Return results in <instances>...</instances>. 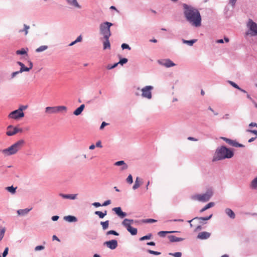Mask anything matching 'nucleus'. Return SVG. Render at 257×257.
Returning <instances> with one entry per match:
<instances>
[{
    "mask_svg": "<svg viewBox=\"0 0 257 257\" xmlns=\"http://www.w3.org/2000/svg\"><path fill=\"white\" fill-rule=\"evenodd\" d=\"M184 15L186 20L193 26L198 27L201 26V18L199 12L196 9L184 5Z\"/></svg>",
    "mask_w": 257,
    "mask_h": 257,
    "instance_id": "f257e3e1",
    "label": "nucleus"
},
{
    "mask_svg": "<svg viewBox=\"0 0 257 257\" xmlns=\"http://www.w3.org/2000/svg\"><path fill=\"white\" fill-rule=\"evenodd\" d=\"M25 142L23 140H20L10 147L2 151V153L6 156L16 154L24 147Z\"/></svg>",
    "mask_w": 257,
    "mask_h": 257,
    "instance_id": "f03ea898",
    "label": "nucleus"
},
{
    "mask_svg": "<svg viewBox=\"0 0 257 257\" xmlns=\"http://www.w3.org/2000/svg\"><path fill=\"white\" fill-rule=\"evenodd\" d=\"M233 155V152L225 147H221L216 151V156L213 161L222 160L225 158H231Z\"/></svg>",
    "mask_w": 257,
    "mask_h": 257,
    "instance_id": "7ed1b4c3",
    "label": "nucleus"
},
{
    "mask_svg": "<svg viewBox=\"0 0 257 257\" xmlns=\"http://www.w3.org/2000/svg\"><path fill=\"white\" fill-rule=\"evenodd\" d=\"M112 25V23L108 22L102 23L100 25V32L104 36V38L109 39L111 36L110 28Z\"/></svg>",
    "mask_w": 257,
    "mask_h": 257,
    "instance_id": "20e7f679",
    "label": "nucleus"
},
{
    "mask_svg": "<svg viewBox=\"0 0 257 257\" xmlns=\"http://www.w3.org/2000/svg\"><path fill=\"white\" fill-rule=\"evenodd\" d=\"M212 195V191L210 190H208L206 192L202 194H195L193 195L192 196V199L193 200H198L200 202H204L208 201Z\"/></svg>",
    "mask_w": 257,
    "mask_h": 257,
    "instance_id": "39448f33",
    "label": "nucleus"
},
{
    "mask_svg": "<svg viewBox=\"0 0 257 257\" xmlns=\"http://www.w3.org/2000/svg\"><path fill=\"white\" fill-rule=\"evenodd\" d=\"M67 107L65 106H48L45 108V113L47 114L57 113L61 112H66Z\"/></svg>",
    "mask_w": 257,
    "mask_h": 257,
    "instance_id": "423d86ee",
    "label": "nucleus"
},
{
    "mask_svg": "<svg viewBox=\"0 0 257 257\" xmlns=\"http://www.w3.org/2000/svg\"><path fill=\"white\" fill-rule=\"evenodd\" d=\"M248 31L246 33L247 35L251 36H257V24L253 22L251 20H249L247 24Z\"/></svg>",
    "mask_w": 257,
    "mask_h": 257,
    "instance_id": "0eeeda50",
    "label": "nucleus"
},
{
    "mask_svg": "<svg viewBox=\"0 0 257 257\" xmlns=\"http://www.w3.org/2000/svg\"><path fill=\"white\" fill-rule=\"evenodd\" d=\"M24 113L19 109L9 113L8 117L15 120H18L24 117Z\"/></svg>",
    "mask_w": 257,
    "mask_h": 257,
    "instance_id": "6e6552de",
    "label": "nucleus"
},
{
    "mask_svg": "<svg viewBox=\"0 0 257 257\" xmlns=\"http://www.w3.org/2000/svg\"><path fill=\"white\" fill-rule=\"evenodd\" d=\"M7 130V131L6 134L9 136H12L16 134L17 133H22L23 132L22 128L14 127L11 125L8 126Z\"/></svg>",
    "mask_w": 257,
    "mask_h": 257,
    "instance_id": "1a4fd4ad",
    "label": "nucleus"
},
{
    "mask_svg": "<svg viewBox=\"0 0 257 257\" xmlns=\"http://www.w3.org/2000/svg\"><path fill=\"white\" fill-rule=\"evenodd\" d=\"M153 87L151 86H146L141 89L142 92V95L143 97L147 98L148 99H151L152 98V92L151 91Z\"/></svg>",
    "mask_w": 257,
    "mask_h": 257,
    "instance_id": "9d476101",
    "label": "nucleus"
},
{
    "mask_svg": "<svg viewBox=\"0 0 257 257\" xmlns=\"http://www.w3.org/2000/svg\"><path fill=\"white\" fill-rule=\"evenodd\" d=\"M28 63L29 67H26L22 62L19 61L17 62V64L21 66L20 70H19L21 73L24 71H29L32 69L33 66V63L31 61H28Z\"/></svg>",
    "mask_w": 257,
    "mask_h": 257,
    "instance_id": "9b49d317",
    "label": "nucleus"
},
{
    "mask_svg": "<svg viewBox=\"0 0 257 257\" xmlns=\"http://www.w3.org/2000/svg\"><path fill=\"white\" fill-rule=\"evenodd\" d=\"M212 215L211 214L210 216H209L208 217H195L193 219H192V220H189L188 222L190 223V226L192 227L193 224L192 223H191V222L192 221L196 222L197 223H202L203 221H206V220L210 219L211 218Z\"/></svg>",
    "mask_w": 257,
    "mask_h": 257,
    "instance_id": "f8f14e48",
    "label": "nucleus"
},
{
    "mask_svg": "<svg viewBox=\"0 0 257 257\" xmlns=\"http://www.w3.org/2000/svg\"><path fill=\"white\" fill-rule=\"evenodd\" d=\"M159 62L161 65L168 68L175 66V64L169 59L160 60Z\"/></svg>",
    "mask_w": 257,
    "mask_h": 257,
    "instance_id": "ddd939ff",
    "label": "nucleus"
},
{
    "mask_svg": "<svg viewBox=\"0 0 257 257\" xmlns=\"http://www.w3.org/2000/svg\"><path fill=\"white\" fill-rule=\"evenodd\" d=\"M104 244H105L107 247L111 249H114L117 247L118 245L117 240L114 239L106 241L104 243Z\"/></svg>",
    "mask_w": 257,
    "mask_h": 257,
    "instance_id": "4468645a",
    "label": "nucleus"
},
{
    "mask_svg": "<svg viewBox=\"0 0 257 257\" xmlns=\"http://www.w3.org/2000/svg\"><path fill=\"white\" fill-rule=\"evenodd\" d=\"M112 210L114 211L117 216L121 218L124 217L126 215V213L123 212L120 207L113 208Z\"/></svg>",
    "mask_w": 257,
    "mask_h": 257,
    "instance_id": "2eb2a0df",
    "label": "nucleus"
},
{
    "mask_svg": "<svg viewBox=\"0 0 257 257\" xmlns=\"http://www.w3.org/2000/svg\"><path fill=\"white\" fill-rule=\"evenodd\" d=\"M211 235V233L206 231H203L200 232L197 235V238L199 239H206L208 238Z\"/></svg>",
    "mask_w": 257,
    "mask_h": 257,
    "instance_id": "dca6fc26",
    "label": "nucleus"
},
{
    "mask_svg": "<svg viewBox=\"0 0 257 257\" xmlns=\"http://www.w3.org/2000/svg\"><path fill=\"white\" fill-rule=\"evenodd\" d=\"M127 229V230L131 233L133 235H136L138 232V230L136 228L133 227L131 225H127V226H124Z\"/></svg>",
    "mask_w": 257,
    "mask_h": 257,
    "instance_id": "f3484780",
    "label": "nucleus"
},
{
    "mask_svg": "<svg viewBox=\"0 0 257 257\" xmlns=\"http://www.w3.org/2000/svg\"><path fill=\"white\" fill-rule=\"evenodd\" d=\"M60 196L64 199H75L76 198L77 194H64L60 193L59 194Z\"/></svg>",
    "mask_w": 257,
    "mask_h": 257,
    "instance_id": "a211bd4d",
    "label": "nucleus"
},
{
    "mask_svg": "<svg viewBox=\"0 0 257 257\" xmlns=\"http://www.w3.org/2000/svg\"><path fill=\"white\" fill-rule=\"evenodd\" d=\"M127 62V59L126 58H122L119 61L118 63H115L113 65H112L110 67L108 66L107 69H113V68H115V67H116L117 65H118V64H120L121 65H123V64L126 63Z\"/></svg>",
    "mask_w": 257,
    "mask_h": 257,
    "instance_id": "6ab92c4d",
    "label": "nucleus"
},
{
    "mask_svg": "<svg viewBox=\"0 0 257 257\" xmlns=\"http://www.w3.org/2000/svg\"><path fill=\"white\" fill-rule=\"evenodd\" d=\"M85 107L84 104L81 105L78 108H77L74 112L73 114L75 115H78L81 113Z\"/></svg>",
    "mask_w": 257,
    "mask_h": 257,
    "instance_id": "aec40b11",
    "label": "nucleus"
},
{
    "mask_svg": "<svg viewBox=\"0 0 257 257\" xmlns=\"http://www.w3.org/2000/svg\"><path fill=\"white\" fill-rule=\"evenodd\" d=\"M115 166H122L121 168L122 170H125L127 168V165L123 161H119L115 163Z\"/></svg>",
    "mask_w": 257,
    "mask_h": 257,
    "instance_id": "412c9836",
    "label": "nucleus"
},
{
    "mask_svg": "<svg viewBox=\"0 0 257 257\" xmlns=\"http://www.w3.org/2000/svg\"><path fill=\"white\" fill-rule=\"evenodd\" d=\"M226 214L229 216L231 218L234 219L235 217V213L230 208H226L225 210Z\"/></svg>",
    "mask_w": 257,
    "mask_h": 257,
    "instance_id": "4be33fe9",
    "label": "nucleus"
},
{
    "mask_svg": "<svg viewBox=\"0 0 257 257\" xmlns=\"http://www.w3.org/2000/svg\"><path fill=\"white\" fill-rule=\"evenodd\" d=\"M168 238L171 242H177L183 240L182 238L178 237L174 235H169Z\"/></svg>",
    "mask_w": 257,
    "mask_h": 257,
    "instance_id": "5701e85b",
    "label": "nucleus"
},
{
    "mask_svg": "<svg viewBox=\"0 0 257 257\" xmlns=\"http://www.w3.org/2000/svg\"><path fill=\"white\" fill-rule=\"evenodd\" d=\"M142 181L140 178L139 177H137L136 180L135 184L133 187V188L135 190L137 188H138L141 185Z\"/></svg>",
    "mask_w": 257,
    "mask_h": 257,
    "instance_id": "b1692460",
    "label": "nucleus"
},
{
    "mask_svg": "<svg viewBox=\"0 0 257 257\" xmlns=\"http://www.w3.org/2000/svg\"><path fill=\"white\" fill-rule=\"evenodd\" d=\"M134 222H137V221H134L133 219L125 218L122 222V224L123 226H127V225H131V224H133Z\"/></svg>",
    "mask_w": 257,
    "mask_h": 257,
    "instance_id": "393cba45",
    "label": "nucleus"
},
{
    "mask_svg": "<svg viewBox=\"0 0 257 257\" xmlns=\"http://www.w3.org/2000/svg\"><path fill=\"white\" fill-rule=\"evenodd\" d=\"M64 219L66 221L69 222H76L77 221L76 217H75V216H71V215L65 216Z\"/></svg>",
    "mask_w": 257,
    "mask_h": 257,
    "instance_id": "a878e982",
    "label": "nucleus"
},
{
    "mask_svg": "<svg viewBox=\"0 0 257 257\" xmlns=\"http://www.w3.org/2000/svg\"><path fill=\"white\" fill-rule=\"evenodd\" d=\"M67 1L70 5H71L76 8H79V9L81 8V6L79 5L77 0H71V1L67 0Z\"/></svg>",
    "mask_w": 257,
    "mask_h": 257,
    "instance_id": "bb28decb",
    "label": "nucleus"
},
{
    "mask_svg": "<svg viewBox=\"0 0 257 257\" xmlns=\"http://www.w3.org/2000/svg\"><path fill=\"white\" fill-rule=\"evenodd\" d=\"M31 209H20L18 210L17 213L20 215H24L27 214L30 210Z\"/></svg>",
    "mask_w": 257,
    "mask_h": 257,
    "instance_id": "cd10ccee",
    "label": "nucleus"
},
{
    "mask_svg": "<svg viewBox=\"0 0 257 257\" xmlns=\"http://www.w3.org/2000/svg\"><path fill=\"white\" fill-rule=\"evenodd\" d=\"M105 39V41L103 42V49H110V44L109 41V39Z\"/></svg>",
    "mask_w": 257,
    "mask_h": 257,
    "instance_id": "c85d7f7f",
    "label": "nucleus"
},
{
    "mask_svg": "<svg viewBox=\"0 0 257 257\" xmlns=\"http://www.w3.org/2000/svg\"><path fill=\"white\" fill-rule=\"evenodd\" d=\"M222 139L223 140H224L227 143H228V144H229L231 146H237V142H236L233 140L227 139L226 138H222Z\"/></svg>",
    "mask_w": 257,
    "mask_h": 257,
    "instance_id": "c756f323",
    "label": "nucleus"
},
{
    "mask_svg": "<svg viewBox=\"0 0 257 257\" xmlns=\"http://www.w3.org/2000/svg\"><path fill=\"white\" fill-rule=\"evenodd\" d=\"M214 205V203L210 202L208 203L206 205H205L202 209L200 210V212H203L206 210L213 207Z\"/></svg>",
    "mask_w": 257,
    "mask_h": 257,
    "instance_id": "7c9ffc66",
    "label": "nucleus"
},
{
    "mask_svg": "<svg viewBox=\"0 0 257 257\" xmlns=\"http://www.w3.org/2000/svg\"><path fill=\"white\" fill-rule=\"evenodd\" d=\"M28 51V49L22 48L21 50H18L16 51V54L17 55H25L27 54V52Z\"/></svg>",
    "mask_w": 257,
    "mask_h": 257,
    "instance_id": "2f4dec72",
    "label": "nucleus"
},
{
    "mask_svg": "<svg viewBox=\"0 0 257 257\" xmlns=\"http://www.w3.org/2000/svg\"><path fill=\"white\" fill-rule=\"evenodd\" d=\"M95 214L97 215L99 218H103L105 215H106L107 211L105 210L104 212H102L99 211H96L95 212Z\"/></svg>",
    "mask_w": 257,
    "mask_h": 257,
    "instance_id": "473e14b6",
    "label": "nucleus"
},
{
    "mask_svg": "<svg viewBox=\"0 0 257 257\" xmlns=\"http://www.w3.org/2000/svg\"><path fill=\"white\" fill-rule=\"evenodd\" d=\"M100 224L102 225V228L104 230H105L108 227L109 220H106L105 221H101L100 222Z\"/></svg>",
    "mask_w": 257,
    "mask_h": 257,
    "instance_id": "72a5a7b5",
    "label": "nucleus"
},
{
    "mask_svg": "<svg viewBox=\"0 0 257 257\" xmlns=\"http://www.w3.org/2000/svg\"><path fill=\"white\" fill-rule=\"evenodd\" d=\"M17 189V187H14L13 186H10V187H7L6 188V189L10 192V193H11L12 194H14L16 193V190Z\"/></svg>",
    "mask_w": 257,
    "mask_h": 257,
    "instance_id": "f704fd0d",
    "label": "nucleus"
},
{
    "mask_svg": "<svg viewBox=\"0 0 257 257\" xmlns=\"http://www.w3.org/2000/svg\"><path fill=\"white\" fill-rule=\"evenodd\" d=\"M197 40L193 39L191 40H183V42L184 44H188L189 46H192L193 44L196 42Z\"/></svg>",
    "mask_w": 257,
    "mask_h": 257,
    "instance_id": "c9c22d12",
    "label": "nucleus"
},
{
    "mask_svg": "<svg viewBox=\"0 0 257 257\" xmlns=\"http://www.w3.org/2000/svg\"><path fill=\"white\" fill-rule=\"evenodd\" d=\"M47 49H48L47 46L43 45V46H41L39 47V48H38L36 50V51L37 52H43V51L47 50Z\"/></svg>",
    "mask_w": 257,
    "mask_h": 257,
    "instance_id": "e433bc0d",
    "label": "nucleus"
},
{
    "mask_svg": "<svg viewBox=\"0 0 257 257\" xmlns=\"http://www.w3.org/2000/svg\"><path fill=\"white\" fill-rule=\"evenodd\" d=\"M250 186L252 188H257V177L251 181Z\"/></svg>",
    "mask_w": 257,
    "mask_h": 257,
    "instance_id": "4c0bfd02",
    "label": "nucleus"
},
{
    "mask_svg": "<svg viewBox=\"0 0 257 257\" xmlns=\"http://www.w3.org/2000/svg\"><path fill=\"white\" fill-rule=\"evenodd\" d=\"M174 231H161L158 232V235L161 237H164L166 234L169 233L174 232Z\"/></svg>",
    "mask_w": 257,
    "mask_h": 257,
    "instance_id": "58836bf2",
    "label": "nucleus"
},
{
    "mask_svg": "<svg viewBox=\"0 0 257 257\" xmlns=\"http://www.w3.org/2000/svg\"><path fill=\"white\" fill-rule=\"evenodd\" d=\"M157 221L156 220L153 219H146L142 220V222L143 223H153L156 222Z\"/></svg>",
    "mask_w": 257,
    "mask_h": 257,
    "instance_id": "ea45409f",
    "label": "nucleus"
},
{
    "mask_svg": "<svg viewBox=\"0 0 257 257\" xmlns=\"http://www.w3.org/2000/svg\"><path fill=\"white\" fill-rule=\"evenodd\" d=\"M30 28V27L28 26H27L26 25H24V30H20L19 31V32L20 33H22L23 32V31L25 32V35H27L28 33V30Z\"/></svg>",
    "mask_w": 257,
    "mask_h": 257,
    "instance_id": "a19ab883",
    "label": "nucleus"
},
{
    "mask_svg": "<svg viewBox=\"0 0 257 257\" xmlns=\"http://www.w3.org/2000/svg\"><path fill=\"white\" fill-rule=\"evenodd\" d=\"M5 232V228H0V241L3 239Z\"/></svg>",
    "mask_w": 257,
    "mask_h": 257,
    "instance_id": "79ce46f5",
    "label": "nucleus"
},
{
    "mask_svg": "<svg viewBox=\"0 0 257 257\" xmlns=\"http://www.w3.org/2000/svg\"><path fill=\"white\" fill-rule=\"evenodd\" d=\"M228 82L233 87H234L237 89H240V87L234 82H233L231 81H228Z\"/></svg>",
    "mask_w": 257,
    "mask_h": 257,
    "instance_id": "37998d69",
    "label": "nucleus"
},
{
    "mask_svg": "<svg viewBox=\"0 0 257 257\" xmlns=\"http://www.w3.org/2000/svg\"><path fill=\"white\" fill-rule=\"evenodd\" d=\"M151 236H152L151 234H149L147 235L144 236L142 237L141 238H140V240H144L145 239H149L151 238Z\"/></svg>",
    "mask_w": 257,
    "mask_h": 257,
    "instance_id": "c03bdc74",
    "label": "nucleus"
},
{
    "mask_svg": "<svg viewBox=\"0 0 257 257\" xmlns=\"http://www.w3.org/2000/svg\"><path fill=\"white\" fill-rule=\"evenodd\" d=\"M107 235L113 234L115 235H118V233L114 230H109L106 232Z\"/></svg>",
    "mask_w": 257,
    "mask_h": 257,
    "instance_id": "a18cd8bd",
    "label": "nucleus"
},
{
    "mask_svg": "<svg viewBox=\"0 0 257 257\" xmlns=\"http://www.w3.org/2000/svg\"><path fill=\"white\" fill-rule=\"evenodd\" d=\"M126 181L130 184H132L133 183V177L131 175H128L126 179Z\"/></svg>",
    "mask_w": 257,
    "mask_h": 257,
    "instance_id": "49530a36",
    "label": "nucleus"
},
{
    "mask_svg": "<svg viewBox=\"0 0 257 257\" xmlns=\"http://www.w3.org/2000/svg\"><path fill=\"white\" fill-rule=\"evenodd\" d=\"M148 252L150 253L154 254V255H159L161 254V252H160L154 251V250H148Z\"/></svg>",
    "mask_w": 257,
    "mask_h": 257,
    "instance_id": "de8ad7c7",
    "label": "nucleus"
},
{
    "mask_svg": "<svg viewBox=\"0 0 257 257\" xmlns=\"http://www.w3.org/2000/svg\"><path fill=\"white\" fill-rule=\"evenodd\" d=\"M170 255L174 256V257H181L182 254L180 252H175L174 253H170Z\"/></svg>",
    "mask_w": 257,
    "mask_h": 257,
    "instance_id": "09e8293b",
    "label": "nucleus"
},
{
    "mask_svg": "<svg viewBox=\"0 0 257 257\" xmlns=\"http://www.w3.org/2000/svg\"><path fill=\"white\" fill-rule=\"evenodd\" d=\"M121 48L122 49H128L129 50L131 49L130 47L126 44L123 43L121 45Z\"/></svg>",
    "mask_w": 257,
    "mask_h": 257,
    "instance_id": "8fccbe9b",
    "label": "nucleus"
},
{
    "mask_svg": "<svg viewBox=\"0 0 257 257\" xmlns=\"http://www.w3.org/2000/svg\"><path fill=\"white\" fill-rule=\"evenodd\" d=\"M8 250H9V248L8 247H6L5 249V250L3 253V257H6L7 256V255L8 253Z\"/></svg>",
    "mask_w": 257,
    "mask_h": 257,
    "instance_id": "3c124183",
    "label": "nucleus"
},
{
    "mask_svg": "<svg viewBox=\"0 0 257 257\" xmlns=\"http://www.w3.org/2000/svg\"><path fill=\"white\" fill-rule=\"evenodd\" d=\"M44 248V246H43V245H38V246H37L35 247V250H40L43 249Z\"/></svg>",
    "mask_w": 257,
    "mask_h": 257,
    "instance_id": "603ef678",
    "label": "nucleus"
},
{
    "mask_svg": "<svg viewBox=\"0 0 257 257\" xmlns=\"http://www.w3.org/2000/svg\"><path fill=\"white\" fill-rule=\"evenodd\" d=\"M28 107V106L27 105H21L20 106V107L19 108V110H21V111L22 112H23V110H25L26 109H27Z\"/></svg>",
    "mask_w": 257,
    "mask_h": 257,
    "instance_id": "864d4df0",
    "label": "nucleus"
},
{
    "mask_svg": "<svg viewBox=\"0 0 257 257\" xmlns=\"http://www.w3.org/2000/svg\"><path fill=\"white\" fill-rule=\"evenodd\" d=\"M108 123H106V122H104V121H103V122H102L101 124V126H100V130H102V129L104 128V127L105 126H106V125H108Z\"/></svg>",
    "mask_w": 257,
    "mask_h": 257,
    "instance_id": "5fc2aeb1",
    "label": "nucleus"
},
{
    "mask_svg": "<svg viewBox=\"0 0 257 257\" xmlns=\"http://www.w3.org/2000/svg\"><path fill=\"white\" fill-rule=\"evenodd\" d=\"M111 203V201L110 200H106L105 201L102 205V206H107L109 204H110Z\"/></svg>",
    "mask_w": 257,
    "mask_h": 257,
    "instance_id": "6e6d98bb",
    "label": "nucleus"
},
{
    "mask_svg": "<svg viewBox=\"0 0 257 257\" xmlns=\"http://www.w3.org/2000/svg\"><path fill=\"white\" fill-rule=\"evenodd\" d=\"M96 147L98 148H102L101 142L100 141H98L96 143Z\"/></svg>",
    "mask_w": 257,
    "mask_h": 257,
    "instance_id": "4d7b16f0",
    "label": "nucleus"
},
{
    "mask_svg": "<svg viewBox=\"0 0 257 257\" xmlns=\"http://www.w3.org/2000/svg\"><path fill=\"white\" fill-rule=\"evenodd\" d=\"M21 72L19 71L13 72L12 74V78H14L17 75H18V74H19Z\"/></svg>",
    "mask_w": 257,
    "mask_h": 257,
    "instance_id": "13d9d810",
    "label": "nucleus"
},
{
    "mask_svg": "<svg viewBox=\"0 0 257 257\" xmlns=\"http://www.w3.org/2000/svg\"><path fill=\"white\" fill-rule=\"evenodd\" d=\"M229 4H231L232 7H234L236 3V0H229Z\"/></svg>",
    "mask_w": 257,
    "mask_h": 257,
    "instance_id": "bf43d9fd",
    "label": "nucleus"
},
{
    "mask_svg": "<svg viewBox=\"0 0 257 257\" xmlns=\"http://www.w3.org/2000/svg\"><path fill=\"white\" fill-rule=\"evenodd\" d=\"M202 229V227L201 225H198L196 227V228L194 229L195 232H197Z\"/></svg>",
    "mask_w": 257,
    "mask_h": 257,
    "instance_id": "052dcab7",
    "label": "nucleus"
},
{
    "mask_svg": "<svg viewBox=\"0 0 257 257\" xmlns=\"http://www.w3.org/2000/svg\"><path fill=\"white\" fill-rule=\"evenodd\" d=\"M222 118H223V119H229L230 115L229 114H225V115H224L223 116Z\"/></svg>",
    "mask_w": 257,
    "mask_h": 257,
    "instance_id": "680f3d73",
    "label": "nucleus"
},
{
    "mask_svg": "<svg viewBox=\"0 0 257 257\" xmlns=\"http://www.w3.org/2000/svg\"><path fill=\"white\" fill-rule=\"evenodd\" d=\"M93 205L95 207H97L100 206L101 205L99 202H94L93 203Z\"/></svg>",
    "mask_w": 257,
    "mask_h": 257,
    "instance_id": "e2e57ef3",
    "label": "nucleus"
},
{
    "mask_svg": "<svg viewBox=\"0 0 257 257\" xmlns=\"http://www.w3.org/2000/svg\"><path fill=\"white\" fill-rule=\"evenodd\" d=\"M82 41V37L81 36H79L75 40L76 43L81 42Z\"/></svg>",
    "mask_w": 257,
    "mask_h": 257,
    "instance_id": "0e129e2a",
    "label": "nucleus"
},
{
    "mask_svg": "<svg viewBox=\"0 0 257 257\" xmlns=\"http://www.w3.org/2000/svg\"><path fill=\"white\" fill-rule=\"evenodd\" d=\"M58 218H59V216H53L52 217V219L53 221H56V220H57L58 219Z\"/></svg>",
    "mask_w": 257,
    "mask_h": 257,
    "instance_id": "69168bd1",
    "label": "nucleus"
},
{
    "mask_svg": "<svg viewBox=\"0 0 257 257\" xmlns=\"http://www.w3.org/2000/svg\"><path fill=\"white\" fill-rule=\"evenodd\" d=\"M247 131L252 134H254L257 136V131L256 130H247Z\"/></svg>",
    "mask_w": 257,
    "mask_h": 257,
    "instance_id": "338daca9",
    "label": "nucleus"
},
{
    "mask_svg": "<svg viewBox=\"0 0 257 257\" xmlns=\"http://www.w3.org/2000/svg\"><path fill=\"white\" fill-rule=\"evenodd\" d=\"M250 126H256L257 127V123H254V122H251L249 124V125Z\"/></svg>",
    "mask_w": 257,
    "mask_h": 257,
    "instance_id": "774afa93",
    "label": "nucleus"
}]
</instances>
